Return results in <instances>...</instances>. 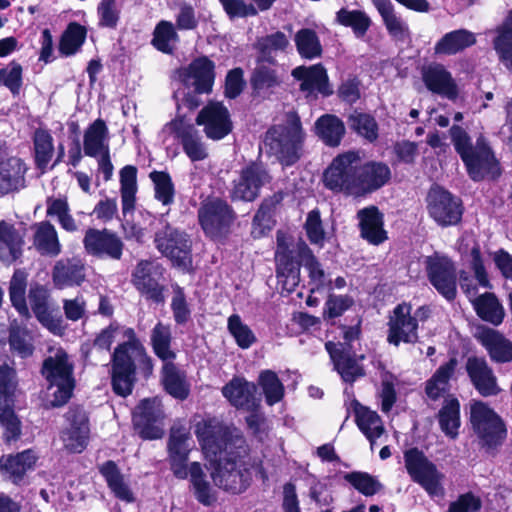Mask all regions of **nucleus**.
I'll return each instance as SVG.
<instances>
[{
    "mask_svg": "<svg viewBox=\"0 0 512 512\" xmlns=\"http://www.w3.org/2000/svg\"><path fill=\"white\" fill-rule=\"evenodd\" d=\"M195 435L205 457L215 462L214 483L234 494L249 486L253 463L245 438L215 418L204 419L195 425Z\"/></svg>",
    "mask_w": 512,
    "mask_h": 512,
    "instance_id": "nucleus-1",
    "label": "nucleus"
},
{
    "mask_svg": "<svg viewBox=\"0 0 512 512\" xmlns=\"http://www.w3.org/2000/svg\"><path fill=\"white\" fill-rule=\"evenodd\" d=\"M390 175L386 164L369 162L361 165L359 153L349 151L333 160L324 173V183L334 191L359 194L382 187Z\"/></svg>",
    "mask_w": 512,
    "mask_h": 512,
    "instance_id": "nucleus-2",
    "label": "nucleus"
},
{
    "mask_svg": "<svg viewBox=\"0 0 512 512\" xmlns=\"http://www.w3.org/2000/svg\"><path fill=\"white\" fill-rule=\"evenodd\" d=\"M192 449L190 427L181 421L174 422L167 441L170 469L178 479L190 477L196 499L201 504L209 506L214 501V496L202 465L199 462H191L189 465L187 463Z\"/></svg>",
    "mask_w": 512,
    "mask_h": 512,
    "instance_id": "nucleus-3",
    "label": "nucleus"
},
{
    "mask_svg": "<svg viewBox=\"0 0 512 512\" xmlns=\"http://www.w3.org/2000/svg\"><path fill=\"white\" fill-rule=\"evenodd\" d=\"M306 134L300 118L288 113L284 123L270 127L264 136L268 155L274 157L283 167L296 164L304 154Z\"/></svg>",
    "mask_w": 512,
    "mask_h": 512,
    "instance_id": "nucleus-4",
    "label": "nucleus"
},
{
    "mask_svg": "<svg viewBox=\"0 0 512 512\" xmlns=\"http://www.w3.org/2000/svg\"><path fill=\"white\" fill-rule=\"evenodd\" d=\"M449 132L454 148L464 162L472 180L480 181L499 175L498 162L482 135L476 139L474 144L472 138L461 126L453 125Z\"/></svg>",
    "mask_w": 512,
    "mask_h": 512,
    "instance_id": "nucleus-5",
    "label": "nucleus"
},
{
    "mask_svg": "<svg viewBox=\"0 0 512 512\" xmlns=\"http://www.w3.org/2000/svg\"><path fill=\"white\" fill-rule=\"evenodd\" d=\"M74 364L61 348H50L44 358L40 373L46 381L47 400L53 407L66 404L75 388Z\"/></svg>",
    "mask_w": 512,
    "mask_h": 512,
    "instance_id": "nucleus-6",
    "label": "nucleus"
},
{
    "mask_svg": "<svg viewBox=\"0 0 512 512\" xmlns=\"http://www.w3.org/2000/svg\"><path fill=\"white\" fill-rule=\"evenodd\" d=\"M159 139L168 149L171 140H177L192 161H203L208 157V148L201 132L184 115H177L166 123L159 132Z\"/></svg>",
    "mask_w": 512,
    "mask_h": 512,
    "instance_id": "nucleus-7",
    "label": "nucleus"
},
{
    "mask_svg": "<svg viewBox=\"0 0 512 512\" xmlns=\"http://www.w3.org/2000/svg\"><path fill=\"white\" fill-rule=\"evenodd\" d=\"M404 462L407 473L411 479L419 484L431 497H443L444 474L431 462L425 454L417 448H410L404 452Z\"/></svg>",
    "mask_w": 512,
    "mask_h": 512,
    "instance_id": "nucleus-8",
    "label": "nucleus"
},
{
    "mask_svg": "<svg viewBox=\"0 0 512 512\" xmlns=\"http://www.w3.org/2000/svg\"><path fill=\"white\" fill-rule=\"evenodd\" d=\"M156 248L178 267L188 268L192 263L191 240L189 236L169 223H162L155 233Z\"/></svg>",
    "mask_w": 512,
    "mask_h": 512,
    "instance_id": "nucleus-9",
    "label": "nucleus"
},
{
    "mask_svg": "<svg viewBox=\"0 0 512 512\" xmlns=\"http://www.w3.org/2000/svg\"><path fill=\"white\" fill-rule=\"evenodd\" d=\"M470 421L483 446L495 448L506 437V428L501 418L483 402L471 404Z\"/></svg>",
    "mask_w": 512,
    "mask_h": 512,
    "instance_id": "nucleus-10",
    "label": "nucleus"
},
{
    "mask_svg": "<svg viewBox=\"0 0 512 512\" xmlns=\"http://www.w3.org/2000/svg\"><path fill=\"white\" fill-rule=\"evenodd\" d=\"M425 270L431 285L446 300L453 301L457 295V272L453 261L439 253L427 256Z\"/></svg>",
    "mask_w": 512,
    "mask_h": 512,
    "instance_id": "nucleus-11",
    "label": "nucleus"
},
{
    "mask_svg": "<svg viewBox=\"0 0 512 512\" xmlns=\"http://www.w3.org/2000/svg\"><path fill=\"white\" fill-rule=\"evenodd\" d=\"M15 388V370L7 365L0 366V422L7 442L16 440L20 435V422L11 409Z\"/></svg>",
    "mask_w": 512,
    "mask_h": 512,
    "instance_id": "nucleus-12",
    "label": "nucleus"
},
{
    "mask_svg": "<svg viewBox=\"0 0 512 512\" xmlns=\"http://www.w3.org/2000/svg\"><path fill=\"white\" fill-rule=\"evenodd\" d=\"M164 412L157 398L144 399L135 408L133 424L141 438L155 440L162 438Z\"/></svg>",
    "mask_w": 512,
    "mask_h": 512,
    "instance_id": "nucleus-13",
    "label": "nucleus"
},
{
    "mask_svg": "<svg viewBox=\"0 0 512 512\" xmlns=\"http://www.w3.org/2000/svg\"><path fill=\"white\" fill-rule=\"evenodd\" d=\"M429 215L441 226H451L457 224L462 217V207L460 200L454 197L448 191L433 187L428 196Z\"/></svg>",
    "mask_w": 512,
    "mask_h": 512,
    "instance_id": "nucleus-14",
    "label": "nucleus"
},
{
    "mask_svg": "<svg viewBox=\"0 0 512 512\" xmlns=\"http://www.w3.org/2000/svg\"><path fill=\"white\" fill-rule=\"evenodd\" d=\"M83 245L87 254L111 260H120L124 249L121 238L108 229L89 228L85 232Z\"/></svg>",
    "mask_w": 512,
    "mask_h": 512,
    "instance_id": "nucleus-15",
    "label": "nucleus"
},
{
    "mask_svg": "<svg viewBox=\"0 0 512 512\" xmlns=\"http://www.w3.org/2000/svg\"><path fill=\"white\" fill-rule=\"evenodd\" d=\"M160 266L152 261L142 260L132 273V283L147 300L156 304L165 301L164 286L158 281Z\"/></svg>",
    "mask_w": 512,
    "mask_h": 512,
    "instance_id": "nucleus-16",
    "label": "nucleus"
},
{
    "mask_svg": "<svg viewBox=\"0 0 512 512\" xmlns=\"http://www.w3.org/2000/svg\"><path fill=\"white\" fill-rule=\"evenodd\" d=\"M270 181L267 170L258 163H252L244 168L238 179L233 181L230 191L233 200L253 201L263 185Z\"/></svg>",
    "mask_w": 512,
    "mask_h": 512,
    "instance_id": "nucleus-17",
    "label": "nucleus"
},
{
    "mask_svg": "<svg viewBox=\"0 0 512 512\" xmlns=\"http://www.w3.org/2000/svg\"><path fill=\"white\" fill-rule=\"evenodd\" d=\"M66 428L61 433V439L66 449L74 453L82 452L89 439V423L86 412L79 406L70 407L65 414Z\"/></svg>",
    "mask_w": 512,
    "mask_h": 512,
    "instance_id": "nucleus-18",
    "label": "nucleus"
},
{
    "mask_svg": "<svg viewBox=\"0 0 512 512\" xmlns=\"http://www.w3.org/2000/svg\"><path fill=\"white\" fill-rule=\"evenodd\" d=\"M198 217L204 232L216 238L227 231L233 220V211L223 200L214 199L202 205Z\"/></svg>",
    "mask_w": 512,
    "mask_h": 512,
    "instance_id": "nucleus-19",
    "label": "nucleus"
},
{
    "mask_svg": "<svg viewBox=\"0 0 512 512\" xmlns=\"http://www.w3.org/2000/svg\"><path fill=\"white\" fill-rule=\"evenodd\" d=\"M196 123L204 127L206 136L220 140L232 130V121L228 109L219 102H210L197 115Z\"/></svg>",
    "mask_w": 512,
    "mask_h": 512,
    "instance_id": "nucleus-20",
    "label": "nucleus"
},
{
    "mask_svg": "<svg viewBox=\"0 0 512 512\" xmlns=\"http://www.w3.org/2000/svg\"><path fill=\"white\" fill-rule=\"evenodd\" d=\"M277 264L276 275L278 283L287 292H292L300 281V265L294 259L289 249L287 239L281 232L277 233V250L275 253Z\"/></svg>",
    "mask_w": 512,
    "mask_h": 512,
    "instance_id": "nucleus-21",
    "label": "nucleus"
},
{
    "mask_svg": "<svg viewBox=\"0 0 512 512\" xmlns=\"http://www.w3.org/2000/svg\"><path fill=\"white\" fill-rule=\"evenodd\" d=\"M49 297V291L45 286L38 283L30 286L28 300L35 317L52 333L61 334L64 330L63 319L49 308Z\"/></svg>",
    "mask_w": 512,
    "mask_h": 512,
    "instance_id": "nucleus-22",
    "label": "nucleus"
},
{
    "mask_svg": "<svg viewBox=\"0 0 512 512\" xmlns=\"http://www.w3.org/2000/svg\"><path fill=\"white\" fill-rule=\"evenodd\" d=\"M214 63L207 57L193 60L178 71L180 81L186 88H195L197 93H209L214 83Z\"/></svg>",
    "mask_w": 512,
    "mask_h": 512,
    "instance_id": "nucleus-23",
    "label": "nucleus"
},
{
    "mask_svg": "<svg viewBox=\"0 0 512 512\" xmlns=\"http://www.w3.org/2000/svg\"><path fill=\"white\" fill-rule=\"evenodd\" d=\"M411 309L406 303L394 308L389 321V343L398 346L400 342L415 343L418 340V323L412 318Z\"/></svg>",
    "mask_w": 512,
    "mask_h": 512,
    "instance_id": "nucleus-24",
    "label": "nucleus"
},
{
    "mask_svg": "<svg viewBox=\"0 0 512 512\" xmlns=\"http://www.w3.org/2000/svg\"><path fill=\"white\" fill-rule=\"evenodd\" d=\"M138 360L130 356L112 355V388L122 397L132 393Z\"/></svg>",
    "mask_w": 512,
    "mask_h": 512,
    "instance_id": "nucleus-25",
    "label": "nucleus"
},
{
    "mask_svg": "<svg viewBox=\"0 0 512 512\" xmlns=\"http://www.w3.org/2000/svg\"><path fill=\"white\" fill-rule=\"evenodd\" d=\"M86 278V266L80 257L62 258L52 269L53 284L58 289L80 286Z\"/></svg>",
    "mask_w": 512,
    "mask_h": 512,
    "instance_id": "nucleus-26",
    "label": "nucleus"
},
{
    "mask_svg": "<svg viewBox=\"0 0 512 512\" xmlns=\"http://www.w3.org/2000/svg\"><path fill=\"white\" fill-rule=\"evenodd\" d=\"M38 456L32 449L0 458V471L3 477L16 485L24 482L28 471L34 469Z\"/></svg>",
    "mask_w": 512,
    "mask_h": 512,
    "instance_id": "nucleus-27",
    "label": "nucleus"
},
{
    "mask_svg": "<svg viewBox=\"0 0 512 512\" xmlns=\"http://www.w3.org/2000/svg\"><path fill=\"white\" fill-rule=\"evenodd\" d=\"M360 235L372 245H380L387 240L384 217L376 206L365 207L357 212Z\"/></svg>",
    "mask_w": 512,
    "mask_h": 512,
    "instance_id": "nucleus-28",
    "label": "nucleus"
},
{
    "mask_svg": "<svg viewBox=\"0 0 512 512\" xmlns=\"http://www.w3.org/2000/svg\"><path fill=\"white\" fill-rule=\"evenodd\" d=\"M423 81L433 93L455 100L458 88L451 73L441 64H431L423 70Z\"/></svg>",
    "mask_w": 512,
    "mask_h": 512,
    "instance_id": "nucleus-29",
    "label": "nucleus"
},
{
    "mask_svg": "<svg viewBox=\"0 0 512 512\" xmlns=\"http://www.w3.org/2000/svg\"><path fill=\"white\" fill-rule=\"evenodd\" d=\"M325 347L335 369L345 382L353 383L358 377L364 375L363 367L349 351L345 350L343 344L327 342Z\"/></svg>",
    "mask_w": 512,
    "mask_h": 512,
    "instance_id": "nucleus-30",
    "label": "nucleus"
},
{
    "mask_svg": "<svg viewBox=\"0 0 512 512\" xmlns=\"http://www.w3.org/2000/svg\"><path fill=\"white\" fill-rule=\"evenodd\" d=\"M466 370L474 387L481 395L491 396L498 393L496 377L484 358L469 357Z\"/></svg>",
    "mask_w": 512,
    "mask_h": 512,
    "instance_id": "nucleus-31",
    "label": "nucleus"
},
{
    "mask_svg": "<svg viewBox=\"0 0 512 512\" xmlns=\"http://www.w3.org/2000/svg\"><path fill=\"white\" fill-rule=\"evenodd\" d=\"M382 22L392 39L406 43L411 40V32L408 23L396 13L390 0H373Z\"/></svg>",
    "mask_w": 512,
    "mask_h": 512,
    "instance_id": "nucleus-32",
    "label": "nucleus"
},
{
    "mask_svg": "<svg viewBox=\"0 0 512 512\" xmlns=\"http://www.w3.org/2000/svg\"><path fill=\"white\" fill-rule=\"evenodd\" d=\"M24 233L13 224L0 221V260L5 264L16 262L23 254Z\"/></svg>",
    "mask_w": 512,
    "mask_h": 512,
    "instance_id": "nucleus-33",
    "label": "nucleus"
},
{
    "mask_svg": "<svg viewBox=\"0 0 512 512\" xmlns=\"http://www.w3.org/2000/svg\"><path fill=\"white\" fill-rule=\"evenodd\" d=\"M223 396L235 407L248 411L257 406L256 386L241 378H234L222 389Z\"/></svg>",
    "mask_w": 512,
    "mask_h": 512,
    "instance_id": "nucleus-34",
    "label": "nucleus"
},
{
    "mask_svg": "<svg viewBox=\"0 0 512 512\" xmlns=\"http://www.w3.org/2000/svg\"><path fill=\"white\" fill-rule=\"evenodd\" d=\"M292 75L301 81L300 89L308 94L319 92L323 95H329L331 93L326 70L320 64L310 67H296L293 69Z\"/></svg>",
    "mask_w": 512,
    "mask_h": 512,
    "instance_id": "nucleus-35",
    "label": "nucleus"
},
{
    "mask_svg": "<svg viewBox=\"0 0 512 512\" xmlns=\"http://www.w3.org/2000/svg\"><path fill=\"white\" fill-rule=\"evenodd\" d=\"M123 336L126 338V341L119 344L113 354L136 358L138 360L139 369L142 370L145 376L150 375L153 370L152 359L147 354L143 344L137 338L134 329L126 328L123 332Z\"/></svg>",
    "mask_w": 512,
    "mask_h": 512,
    "instance_id": "nucleus-36",
    "label": "nucleus"
},
{
    "mask_svg": "<svg viewBox=\"0 0 512 512\" xmlns=\"http://www.w3.org/2000/svg\"><path fill=\"white\" fill-rule=\"evenodd\" d=\"M26 166L20 158L0 162V194L17 191L25 186Z\"/></svg>",
    "mask_w": 512,
    "mask_h": 512,
    "instance_id": "nucleus-37",
    "label": "nucleus"
},
{
    "mask_svg": "<svg viewBox=\"0 0 512 512\" xmlns=\"http://www.w3.org/2000/svg\"><path fill=\"white\" fill-rule=\"evenodd\" d=\"M33 245L44 256L55 257L61 253L62 246L55 227L48 221L33 226Z\"/></svg>",
    "mask_w": 512,
    "mask_h": 512,
    "instance_id": "nucleus-38",
    "label": "nucleus"
},
{
    "mask_svg": "<svg viewBox=\"0 0 512 512\" xmlns=\"http://www.w3.org/2000/svg\"><path fill=\"white\" fill-rule=\"evenodd\" d=\"M84 153L90 157H98L109 150V131L102 119L95 120L84 133Z\"/></svg>",
    "mask_w": 512,
    "mask_h": 512,
    "instance_id": "nucleus-39",
    "label": "nucleus"
},
{
    "mask_svg": "<svg viewBox=\"0 0 512 512\" xmlns=\"http://www.w3.org/2000/svg\"><path fill=\"white\" fill-rule=\"evenodd\" d=\"M457 364V360L451 358L448 362L440 365L432 377L427 380L425 392L429 399L436 401L449 392V382L455 373Z\"/></svg>",
    "mask_w": 512,
    "mask_h": 512,
    "instance_id": "nucleus-40",
    "label": "nucleus"
},
{
    "mask_svg": "<svg viewBox=\"0 0 512 512\" xmlns=\"http://www.w3.org/2000/svg\"><path fill=\"white\" fill-rule=\"evenodd\" d=\"M99 471L116 498L126 503L135 501L132 490L115 462L106 461L100 466Z\"/></svg>",
    "mask_w": 512,
    "mask_h": 512,
    "instance_id": "nucleus-41",
    "label": "nucleus"
},
{
    "mask_svg": "<svg viewBox=\"0 0 512 512\" xmlns=\"http://www.w3.org/2000/svg\"><path fill=\"white\" fill-rule=\"evenodd\" d=\"M258 51L257 60L275 64L279 54L285 53L289 47V39L285 33L277 31L259 38L255 45Z\"/></svg>",
    "mask_w": 512,
    "mask_h": 512,
    "instance_id": "nucleus-42",
    "label": "nucleus"
},
{
    "mask_svg": "<svg viewBox=\"0 0 512 512\" xmlns=\"http://www.w3.org/2000/svg\"><path fill=\"white\" fill-rule=\"evenodd\" d=\"M479 338L493 361L500 363L512 361V342L499 332L487 329L480 334Z\"/></svg>",
    "mask_w": 512,
    "mask_h": 512,
    "instance_id": "nucleus-43",
    "label": "nucleus"
},
{
    "mask_svg": "<svg viewBox=\"0 0 512 512\" xmlns=\"http://www.w3.org/2000/svg\"><path fill=\"white\" fill-rule=\"evenodd\" d=\"M476 42L475 34L466 30L458 29L446 33L434 47L436 54L454 55Z\"/></svg>",
    "mask_w": 512,
    "mask_h": 512,
    "instance_id": "nucleus-44",
    "label": "nucleus"
},
{
    "mask_svg": "<svg viewBox=\"0 0 512 512\" xmlns=\"http://www.w3.org/2000/svg\"><path fill=\"white\" fill-rule=\"evenodd\" d=\"M472 305L477 315L484 321L494 325L502 323L505 311L495 294L486 292L472 299Z\"/></svg>",
    "mask_w": 512,
    "mask_h": 512,
    "instance_id": "nucleus-45",
    "label": "nucleus"
},
{
    "mask_svg": "<svg viewBox=\"0 0 512 512\" xmlns=\"http://www.w3.org/2000/svg\"><path fill=\"white\" fill-rule=\"evenodd\" d=\"M171 327L168 324L158 322L150 334V343L154 354L163 362L176 359V352L173 351Z\"/></svg>",
    "mask_w": 512,
    "mask_h": 512,
    "instance_id": "nucleus-46",
    "label": "nucleus"
},
{
    "mask_svg": "<svg viewBox=\"0 0 512 512\" xmlns=\"http://www.w3.org/2000/svg\"><path fill=\"white\" fill-rule=\"evenodd\" d=\"M174 360L163 362L162 379L165 390L174 398L184 400L189 394V386L185 374L173 363Z\"/></svg>",
    "mask_w": 512,
    "mask_h": 512,
    "instance_id": "nucleus-47",
    "label": "nucleus"
},
{
    "mask_svg": "<svg viewBox=\"0 0 512 512\" xmlns=\"http://www.w3.org/2000/svg\"><path fill=\"white\" fill-rule=\"evenodd\" d=\"M356 423L371 445L384 433V426L377 412L357 403L355 407Z\"/></svg>",
    "mask_w": 512,
    "mask_h": 512,
    "instance_id": "nucleus-48",
    "label": "nucleus"
},
{
    "mask_svg": "<svg viewBox=\"0 0 512 512\" xmlns=\"http://www.w3.org/2000/svg\"><path fill=\"white\" fill-rule=\"evenodd\" d=\"M335 22L344 27L352 29L357 39H364L367 31L372 25V20L368 14L362 10H349L342 8L336 12Z\"/></svg>",
    "mask_w": 512,
    "mask_h": 512,
    "instance_id": "nucleus-49",
    "label": "nucleus"
},
{
    "mask_svg": "<svg viewBox=\"0 0 512 512\" xmlns=\"http://www.w3.org/2000/svg\"><path fill=\"white\" fill-rule=\"evenodd\" d=\"M438 420L446 436L452 439L457 437L460 427V404L455 397L451 395L445 397L443 407L438 413Z\"/></svg>",
    "mask_w": 512,
    "mask_h": 512,
    "instance_id": "nucleus-50",
    "label": "nucleus"
},
{
    "mask_svg": "<svg viewBox=\"0 0 512 512\" xmlns=\"http://www.w3.org/2000/svg\"><path fill=\"white\" fill-rule=\"evenodd\" d=\"M33 148L35 165L44 172L48 168L55 150L51 133L46 129H36L33 135Z\"/></svg>",
    "mask_w": 512,
    "mask_h": 512,
    "instance_id": "nucleus-51",
    "label": "nucleus"
},
{
    "mask_svg": "<svg viewBox=\"0 0 512 512\" xmlns=\"http://www.w3.org/2000/svg\"><path fill=\"white\" fill-rule=\"evenodd\" d=\"M137 169L134 166H125L120 171V193L122 214L126 217L135 209V195L137 191Z\"/></svg>",
    "mask_w": 512,
    "mask_h": 512,
    "instance_id": "nucleus-52",
    "label": "nucleus"
},
{
    "mask_svg": "<svg viewBox=\"0 0 512 512\" xmlns=\"http://www.w3.org/2000/svg\"><path fill=\"white\" fill-rule=\"evenodd\" d=\"M317 135L329 146H338L345 133L343 122L334 115H323L315 123Z\"/></svg>",
    "mask_w": 512,
    "mask_h": 512,
    "instance_id": "nucleus-53",
    "label": "nucleus"
},
{
    "mask_svg": "<svg viewBox=\"0 0 512 512\" xmlns=\"http://www.w3.org/2000/svg\"><path fill=\"white\" fill-rule=\"evenodd\" d=\"M27 273L24 270L17 269L9 286V297L12 306L16 309L20 316L29 318L30 311L26 301Z\"/></svg>",
    "mask_w": 512,
    "mask_h": 512,
    "instance_id": "nucleus-54",
    "label": "nucleus"
},
{
    "mask_svg": "<svg viewBox=\"0 0 512 512\" xmlns=\"http://www.w3.org/2000/svg\"><path fill=\"white\" fill-rule=\"evenodd\" d=\"M266 63L257 60V66L251 77V85L258 95L268 94L281 82L276 70L267 66Z\"/></svg>",
    "mask_w": 512,
    "mask_h": 512,
    "instance_id": "nucleus-55",
    "label": "nucleus"
},
{
    "mask_svg": "<svg viewBox=\"0 0 512 512\" xmlns=\"http://www.w3.org/2000/svg\"><path fill=\"white\" fill-rule=\"evenodd\" d=\"M294 42L301 57L314 59L321 55L322 45L313 29L302 28L296 32Z\"/></svg>",
    "mask_w": 512,
    "mask_h": 512,
    "instance_id": "nucleus-56",
    "label": "nucleus"
},
{
    "mask_svg": "<svg viewBox=\"0 0 512 512\" xmlns=\"http://www.w3.org/2000/svg\"><path fill=\"white\" fill-rule=\"evenodd\" d=\"M177 41L178 35L171 22L162 20L156 25L152 44L157 50L170 54L173 52Z\"/></svg>",
    "mask_w": 512,
    "mask_h": 512,
    "instance_id": "nucleus-57",
    "label": "nucleus"
},
{
    "mask_svg": "<svg viewBox=\"0 0 512 512\" xmlns=\"http://www.w3.org/2000/svg\"><path fill=\"white\" fill-rule=\"evenodd\" d=\"M259 384L263 390L266 403L269 406H272L283 399L285 388L274 371H262L259 376Z\"/></svg>",
    "mask_w": 512,
    "mask_h": 512,
    "instance_id": "nucleus-58",
    "label": "nucleus"
},
{
    "mask_svg": "<svg viewBox=\"0 0 512 512\" xmlns=\"http://www.w3.org/2000/svg\"><path fill=\"white\" fill-rule=\"evenodd\" d=\"M494 48L500 59L512 71V10L503 26L499 28V35L494 40Z\"/></svg>",
    "mask_w": 512,
    "mask_h": 512,
    "instance_id": "nucleus-59",
    "label": "nucleus"
},
{
    "mask_svg": "<svg viewBox=\"0 0 512 512\" xmlns=\"http://www.w3.org/2000/svg\"><path fill=\"white\" fill-rule=\"evenodd\" d=\"M343 478L366 497L373 496L382 489V484L377 478L367 472L353 471L346 473Z\"/></svg>",
    "mask_w": 512,
    "mask_h": 512,
    "instance_id": "nucleus-60",
    "label": "nucleus"
},
{
    "mask_svg": "<svg viewBox=\"0 0 512 512\" xmlns=\"http://www.w3.org/2000/svg\"><path fill=\"white\" fill-rule=\"evenodd\" d=\"M149 177L154 184L155 198L164 206L171 205L175 188L170 175L165 171H152Z\"/></svg>",
    "mask_w": 512,
    "mask_h": 512,
    "instance_id": "nucleus-61",
    "label": "nucleus"
},
{
    "mask_svg": "<svg viewBox=\"0 0 512 512\" xmlns=\"http://www.w3.org/2000/svg\"><path fill=\"white\" fill-rule=\"evenodd\" d=\"M227 328L236 344L242 349L250 348L257 340L254 332L242 321L238 314L229 316Z\"/></svg>",
    "mask_w": 512,
    "mask_h": 512,
    "instance_id": "nucleus-62",
    "label": "nucleus"
},
{
    "mask_svg": "<svg viewBox=\"0 0 512 512\" xmlns=\"http://www.w3.org/2000/svg\"><path fill=\"white\" fill-rule=\"evenodd\" d=\"M85 37L84 27L77 23L69 24L60 41V52L66 56L74 54L83 44Z\"/></svg>",
    "mask_w": 512,
    "mask_h": 512,
    "instance_id": "nucleus-63",
    "label": "nucleus"
},
{
    "mask_svg": "<svg viewBox=\"0 0 512 512\" xmlns=\"http://www.w3.org/2000/svg\"><path fill=\"white\" fill-rule=\"evenodd\" d=\"M351 128L369 142L378 138V124L375 118L366 113H354L349 117Z\"/></svg>",
    "mask_w": 512,
    "mask_h": 512,
    "instance_id": "nucleus-64",
    "label": "nucleus"
}]
</instances>
